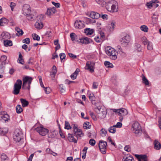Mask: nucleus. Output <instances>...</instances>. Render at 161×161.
Returning a JSON list of instances; mask_svg holds the SVG:
<instances>
[{
  "label": "nucleus",
  "mask_w": 161,
  "mask_h": 161,
  "mask_svg": "<svg viewBox=\"0 0 161 161\" xmlns=\"http://www.w3.org/2000/svg\"><path fill=\"white\" fill-rule=\"evenodd\" d=\"M105 6L107 10L111 13L116 12L118 11V3L114 0L106 2Z\"/></svg>",
  "instance_id": "obj_1"
},
{
  "label": "nucleus",
  "mask_w": 161,
  "mask_h": 161,
  "mask_svg": "<svg viewBox=\"0 0 161 161\" xmlns=\"http://www.w3.org/2000/svg\"><path fill=\"white\" fill-rule=\"evenodd\" d=\"M105 51L106 53L112 60H115L117 58L118 53L115 49L110 46L105 47Z\"/></svg>",
  "instance_id": "obj_2"
},
{
  "label": "nucleus",
  "mask_w": 161,
  "mask_h": 161,
  "mask_svg": "<svg viewBox=\"0 0 161 161\" xmlns=\"http://www.w3.org/2000/svg\"><path fill=\"white\" fill-rule=\"evenodd\" d=\"M95 111L97 114L98 117L100 119L105 118L106 117L107 111L106 109L101 108L100 106L95 108Z\"/></svg>",
  "instance_id": "obj_3"
},
{
  "label": "nucleus",
  "mask_w": 161,
  "mask_h": 161,
  "mask_svg": "<svg viewBox=\"0 0 161 161\" xmlns=\"http://www.w3.org/2000/svg\"><path fill=\"white\" fill-rule=\"evenodd\" d=\"M113 111L116 113L120 117H119V120L120 121H122L123 119V117L126 115L128 114L127 110L123 108H121L119 109H113Z\"/></svg>",
  "instance_id": "obj_4"
},
{
  "label": "nucleus",
  "mask_w": 161,
  "mask_h": 161,
  "mask_svg": "<svg viewBox=\"0 0 161 161\" xmlns=\"http://www.w3.org/2000/svg\"><path fill=\"white\" fill-rule=\"evenodd\" d=\"M131 130L137 136L142 131L141 127L137 122H134L132 125Z\"/></svg>",
  "instance_id": "obj_5"
},
{
  "label": "nucleus",
  "mask_w": 161,
  "mask_h": 161,
  "mask_svg": "<svg viewBox=\"0 0 161 161\" xmlns=\"http://www.w3.org/2000/svg\"><path fill=\"white\" fill-rule=\"evenodd\" d=\"M22 133L18 129H16L14 132V139L17 142H19V141L22 142L23 140Z\"/></svg>",
  "instance_id": "obj_6"
},
{
  "label": "nucleus",
  "mask_w": 161,
  "mask_h": 161,
  "mask_svg": "<svg viewBox=\"0 0 161 161\" xmlns=\"http://www.w3.org/2000/svg\"><path fill=\"white\" fill-rule=\"evenodd\" d=\"M22 81L21 80L18 79L15 83L14 87L13 93L14 95L18 94L20 90L21 87Z\"/></svg>",
  "instance_id": "obj_7"
},
{
  "label": "nucleus",
  "mask_w": 161,
  "mask_h": 161,
  "mask_svg": "<svg viewBox=\"0 0 161 161\" xmlns=\"http://www.w3.org/2000/svg\"><path fill=\"white\" fill-rule=\"evenodd\" d=\"M32 79L31 77L26 76L23 79V84L22 87H26L28 89L30 88V85L31 83Z\"/></svg>",
  "instance_id": "obj_8"
},
{
  "label": "nucleus",
  "mask_w": 161,
  "mask_h": 161,
  "mask_svg": "<svg viewBox=\"0 0 161 161\" xmlns=\"http://www.w3.org/2000/svg\"><path fill=\"white\" fill-rule=\"evenodd\" d=\"M107 143L106 142L101 140L99 142V147L101 152L104 154L106 153Z\"/></svg>",
  "instance_id": "obj_9"
},
{
  "label": "nucleus",
  "mask_w": 161,
  "mask_h": 161,
  "mask_svg": "<svg viewBox=\"0 0 161 161\" xmlns=\"http://www.w3.org/2000/svg\"><path fill=\"white\" fill-rule=\"evenodd\" d=\"M36 130L41 135L44 136L48 132L49 130L44 128L42 125H41L36 128Z\"/></svg>",
  "instance_id": "obj_10"
},
{
  "label": "nucleus",
  "mask_w": 161,
  "mask_h": 161,
  "mask_svg": "<svg viewBox=\"0 0 161 161\" xmlns=\"http://www.w3.org/2000/svg\"><path fill=\"white\" fill-rule=\"evenodd\" d=\"M104 32L101 31H99L98 35L96 36L94 38L95 41L98 43L102 42L105 38Z\"/></svg>",
  "instance_id": "obj_11"
},
{
  "label": "nucleus",
  "mask_w": 161,
  "mask_h": 161,
  "mask_svg": "<svg viewBox=\"0 0 161 161\" xmlns=\"http://www.w3.org/2000/svg\"><path fill=\"white\" fill-rule=\"evenodd\" d=\"M95 63L91 61H88L87 62L85 67V69L88 70L91 73L93 72L94 71V66Z\"/></svg>",
  "instance_id": "obj_12"
},
{
  "label": "nucleus",
  "mask_w": 161,
  "mask_h": 161,
  "mask_svg": "<svg viewBox=\"0 0 161 161\" xmlns=\"http://www.w3.org/2000/svg\"><path fill=\"white\" fill-rule=\"evenodd\" d=\"M22 10L23 13L25 15H29L31 12L30 6L28 4H24L23 6Z\"/></svg>",
  "instance_id": "obj_13"
},
{
  "label": "nucleus",
  "mask_w": 161,
  "mask_h": 161,
  "mask_svg": "<svg viewBox=\"0 0 161 161\" xmlns=\"http://www.w3.org/2000/svg\"><path fill=\"white\" fill-rule=\"evenodd\" d=\"M87 15L92 19H96L101 17L100 15L99 14L94 11L87 13Z\"/></svg>",
  "instance_id": "obj_14"
},
{
  "label": "nucleus",
  "mask_w": 161,
  "mask_h": 161,
  "mask_svg": "<svg viewBox=\"0 0 161 161\" xmlns=\"http://www.w3.org/2000/svg\"><path fill=\"white\" fill-rule=\"evenodd\" d=\"M74 25L75 28L77 29H81L84 27L83 22L79 20H77L75 21Z\"/></svg>",
  "instance_id": "obj_15"
},
{
  "label": "nucleus",
  "mask_w": 161,
  "mask_h": 161,
  "mask_svg": "<svg viewBox=\"0 0 161 161\" xmlns=\"http://www.w3.org/2000/svg\"><path fill=\"white\" fill-rule=\"evenodd\" d=\"M68 136V139L70 142H74L76 143L77 142L78 137L75 136H74L73 134H69Z\"/></svg>",
  "instance_id": "obj_16"
},
{
  "label": "nucleus",
  "mask_w": 161,
  "mask_h": 161,
  "mask_svg": "<svg viewBox=\"0 0 161 161\" xmlns=\"http://www.w3.org/2000/svg\"><path fill=\"white\" fill-rule=\"evenodd\" d=\"M130 41V36L128 35H126L121 39V42L126 44H128Z\"/></svg>",
  "instance_id": "obj_17"
},
{
  "label": "nucleus",
  "mask_w": 161,
  "mask_h": 161,
  "mask_svg": "<svg viewBox=\"0 0 161 161\" xmlns=\"http://www.w3.org/2000/svg\"><path fill=\"white\" fill-rule=\"evenodd\" d=\"M56 12V10L55 8H49L47 9L46 14L50 16L54 14Z\"/></svg>",
  "instance_id": "obj_18"
},
{
  "label": "nucleus",
  "mask_w": 161,
  "mask_h": 161,
  "mask_svg": "<svg viewBox=\"0 0 161 161\" xmlns=\"http://www.w3.org/2000/svg\"><path fill=\"white\" fill-rule=\"evenodd\" d=\"M135 156L138 158L139 161H147V157L146 155H135Z\"/></svg>",
  "instance_id": "obj_19"
},
{
  "label": "nucleus",
  "mask_w": 161,
  "mask_h": 161,
  "mask_svg": "<svg viewBox=\"0 0 161 161\" xmlns=\"http://www.w3.org/2000/svg\"><path fill=\"white\" fill-rule=\"evenodd\" d=\"M158 1L157 0L151 1L149 2H147L146 3V6L149 8H151L154 5V3H158Z\"/></svg>",
  "instance_id": "obj_20"
},
{
  "label": "nucleus",
  "mask_w": 161,
  "mask_h": 161,
  "mask_svg": "<svg viewBox=\"0 0 161 161\" xmlns=\"http://www.w3.org/2000/svg\"><path fill=\"white\" fill-rule=\"evenodd\" d=\"M123 161H135L133 158L130 155L125 156L123 158Z\"/></svg>",
  "instance_id": "obj_21"
},
{
  "label": "nucleus",
  "mask_w": 161,
  "mask_h": 161,
  "mask_svg": "<svg viewBox=\"0 0 161 161\" xmlns=\"http://www.w3.org/2000/svg\"><path fill=\"white\" fill-rule=\"evenodd\" d=\"M154 147L156 150H159L161 148V145L160 143L156 140H155L154 142Z\"/></svg>",
  "instance_id": "obj_22"
},
{
  "label": "nucleus",
  "mask_w": 161,
  "mask_h": 161,
  "mask_svg": "<svg viewBox=\"0 0 161 161\" xmlns=\"http://www.w3.org/2000/svg\"><path fill=\"white\" fill-rule=\"evenodd\" d=\"M35 27L37 29H41L43 26V23L41 22L37 21L35 24Z\"/></svg>",
  "instance_id": "obj_23"
},
{
  "label": "nucleus",
  "mask_w": 161,
  "mask_h": 161,
  "mask_svg": "<svg viewBox=\"0 0 161 161\" xmlns=\"http://www.w3.org/2000/svg\"><path fill=\"white\" fill-rule=\"evenodd\" d=\"M80 72V69H77L75 72L70 76V77L72 80H75L78 74Z\"/></svg>",
  "instance_id": "obj_24"
},
{
  "label": "nucleus",
  "mask_w": 161,
  "mask_h": 161,
  "mask_svg": "<svg viewBox=\"0 0 161 161\" xmlns=\"http://www.w3.org/2000/svg\"><path fill=\"white\" fill-rule=\"evenodd\" d=\"M53 69L52 73L51 74V77L52 78V79H53V78L55 77L56 74L57 73V68L55 66H53L52 68Z\"/></svg>",
  "instance_id": "obj_25"
},
{
  "label": "nucleus",
  "mask_w": 161,
  "mask_h": 161,
  "mask_svg": "<svg viewBox=\"0 0 161 161\" xmlns=\"http://www.w3.org/2000/svg\"><path fill=\"white\" fill-rule=\"evenodd\" d=\"M18 63L23 64L24 63V61L23 58L22 56L21 53H19V58L17 60Z\"/></svg>",
  "instance_id": "obj_26"
},
{
  "label": "nucleus",
  "mask_w": 161,
  "mask_h": 161,
  "mask_svg": "<svg viewBox=\"0 0 161 161\" xmlns=\"http://www.w3.org/2000/svg\"><path fill=\"white\" fill-rule=\"evenodd\" d=\"M9 116L7 114H1L0 115V119H3L5 121H7L9 119Z\"/></svg>",
  "instance_id": "obj_27"
},
{
  "label": "nucleus",
  "mask_w": 161,
  "mask_h": 161,
  "mask_svg": "<svg viewBox=\"0 0 161 161\" xmlns=\"http://www.w3.org/2000/svg\"><path fill=\"white\" fill-rule=\"evenodd\" d=\"M73 133L75 135H76L81 130L80 129L78 128L77 125H74L73 127Z\"/></svg>",
  "instance_id": "obj_28"
},
{
  "label": "nucleus",
  "mask_w": 161,
  "mask_h": 161,
  "mask_svg": "<svg viewBox=\"0 0 161 161\" xmlns=\"http://www.w3.org/2000/svg\"><path fill=\"white\" fill-rule=\"evenodd\" d=\"M8 132V130L7 128H0V135H4L7 133Z\"/></svg>",
  "instance_id": "obj_29"
},
{
  "label": "nucleus",
  "mask_w": 161,
  "mask_h": 161,
  "mask_svg": "<svg viewBox=\"0 0 161 161\" xmlns=\"http://www.w3.org/2000/svg\"><path fill=\"white\" fill-rule=\"evenodd\" d=\"M96 2L102 7L105 6L106 2L104 0H95Z\"/></svg>",
  "instance_id": "obj_30"
},
{
  "label": "nucleus",
  "mask_w": 161,
  "mask_h": 161,
  "mask_svg": "<svg viewBox=\"0 0 161 161\" xmlns=\"http://www.w3.org/2000/svg\"><path fill=\"white\" fill-rule=\"evenodd\" d=\"M1 158L2 161H9L8 158L4 153H3L1 155Z\"/></svg>",
  "instance_id": "obj_31"
},
{
  "label": "nucleus",
  "mask_w": 161,
  "mask_h": 161,
  "mask_svg": "<svg viewBox=\"0 0 161 161\" xmlns=\"http://www.w3.org/2000/svg\"><path fill=\"white\" fill-rule=\"evenodd\" d=\"M15 30L17 31V35L18 36L22 35L23 34V31L18 27H15Z\"/></svg>",
  "instance_id": "obj_32"
},
{
  "label": "nucleus",
  "mask_w": 161,
  "mask_h": 161,
  "mask_svg": "<svg viewBox=\"0 0 161 161\" xmlns=\"http://www.w3.org/2000/svg\"><path fill=\"white\" fill-rule=\"evenodd\" d=\"M4 44L5 46H11L12 45V42L10 40H5L4 42Z\"/></svg>",
  "instance_id": "obj_33"
},
{
  "label": "nucleus",
  "mask_w": 161,
  "mask_h": 161,
  "mask_svg": "<svg viewBox=\"0 0 161 161\" xmlns=\"http://www.w3.org/2000/svg\"><path fill=\"white\" fill-rule=\"evenodd\" d=\"M20 100L23 107H25L28 105L29 103L26 100L21 98L20 99Z\"/></svg>",
  "instance_id": "obj_34"
},
{
  "label": "nucleus",
  "mask_w": 161,
  "mask_h": 161,
  "mask_svg": "<svg viewBox=\"0 0 161 161\" xmlns=\"http://www.w3.org/2000/svg\"><path fill=\"white\" fill-rule=\"evenodd\" d=\"M115 23L114 21L111 22L110 24L108 25V27L110 31H113L114 28Z\"/></svg>",
  "instance_id": "obj_35"
},
{
  "label": "nucleus",
  "mask_w": 161,
  "mask_h": 161,
  "mask_svg": "<svg viewBox=\"0 0 161 161\" xmlns=\"http://www.w3.org/2000/svg\"><path fill=\"white\" fill-rule=\"evenodd\" d=\"M140 29L141 31L145 32H147L148 30V27L144 25L141 26L140 27Z\"/></svg>",
  "instance_id": "obj_36"
},
{
  "label": "nucleus",
  "mask_w": 161,
  "mask_h": 161,
  "mask_svg": "<svg viewBox=\"0 0 161 161\" xmlns=\"http://www.w3.org/2000/svg\"><path fill=\"white\" fill-rule=\"evenodd\" d=\"M142 82L146 85H148L149 84V82L147 79L143 75H142Z\"/></svg>",
  "instance_id": "obj_37"
},
{
  "label": "nucleus",
  "mask_w": 161,
  "mask_h": 161,
  "mask_svg": "<svg viewBox=\"0 0 161 161\" xmlns=\"http://www.w3.org/2000/svg\"><path fill=\"white\" fill-rule=\"evenodd\" d=\"M7 22V20L6 18H2L0 19V26H3Z\"/></svg>",
  "instance_id": "obj_38"
},
{
  "label": "nucleus",
  "mask_w": 161,
  "mask_h": 161,
  "mask_svg": "<svg viewBox=\"0 0 161 161\" xmlns=\"http://www.w3.org/2000/svg\"><path fill=\"white\" fill-rule=\"evenodd\" d=\"M116 129L115 127L114 126H111L108 130V131L110 133L114 134L116 131Z\"/></svg>",
  "instance_id": "obj_39"
},
{
  "label": "nucleus",
  "mask_w": 161,
  "mask_h": 161,
  "mask_svg": "<svg viewBox=\"0 0 161 161\" xmlns=\"http://www.w3.org/2000/svg\"><path fill=\"white\" fill-rule=\"evenodd\" d=\"M94 31L93 29H86L85 30V32L87 35H91L93 33Z\"/></svg>",
  "instance_id": "obj_40"
},
{
  "label": "nucleus",
  "mask_w": 161,
  "mask_h": 161,
  "mask_svg": "<svg viewBox=\"0 0 161 161\" xmlns=\"http://www.w3.org/2000/svg\"><path fill=\"white\" fill-rule=\"evenodd\" d=\"M90 124V123L89 122H85L83 125L84 128L86 129H90L91 126V125Z\"/></svg>",
  "instance_id": "obj_41"
},
{
  "label": "nucleus",
  "mask_w": 161,
  "mask_h": 161,
  "mask_svg": "<svg viewBox=\"0 0 161 161\" xmlns=\"http://www.w3.org/2000/svg\"><path fill=\"white\" fill-rule=\"evenodd\" d=\"M70 36L72 41H74L77 39V36L74 33H72L70 34Z\"/></svg>",
  "instance_id": "obj_42"
},
{
  "label": "nucleus",
  "mask_w": 161,
  "mask_h": 161,
  "mask_svg": "<svg viewBox=\"0 0 161 161\" xmlns=\"http://www.w3.org/2000/svg\"><path fill=\"white\" fill-rule=\"evenodd\" d=\"M16 112L18 114L21 113L23 111V109L20 105H17L16 107Z\"/></svg>",
  "instance_id": "obj_43"
},
{
  "label": "nucleus",
  "mask_w": 161,
  "mask_h": 161,
  "mask_svg": "<svg viewBox=\"0 0 161 161\" xmlns=\"http://www.w3.org/2000/svg\"><path fill=\"white\" fill-rule=\"evenodd\" d=\"M104 64L107 67L113 68V64L108 61L105 62Z\"/></svg>",
  "instance_id": "obj_44"
},
{
  "label": "nucleus",
  "mask_w": 161,
  "mask_h": 161,
  "mask_svg": "<svg viewBox=\"0 0 161 161\" xmlns=\"http://www.w3.org/2000/svg\"><path fill=\"white\" fill-rule=\"evenodd\" d=\"M84 38L85 44H87L92 42V40L90 38L88 37H85Z\"/></svg>",
  "instance_id": "obj_45"
},
{
  "label": "nucleus",
  "mask_w": 161,
  "mask_h": 161,
  "mask_svg": "<svg viewBox=\"0 0 161 161\" xmlns=\"http://www.w3.org/2000/svg\"><path fill=\"white\" fill-rule=\"evenodd\" d=\"M107 134V131L103 129L101 130L100 132V134L102 136H105Z\"/></svg>",
  "instance_id": "obj_46"
},
{
  "label": "nucleus",
  "mask_w": 161,
  "mask_h": 161,
  "mask_svg": "<svg viewBox=\"0 0 161 161\" xmlns=\"http://www.w3.org/2000/svg\"><path fill=\"white\" fill-rule=\"evenodd\" d=\"M64 128L65 129H67V130L70 129H71V127L70 126L68 122L65 121V127Z\"/></svg>",
  "instance_id": "obj_47"
},
{
  "label": "nucleus",
  "mask_w": 161,
  "mask_h": 161,
  "mask_svg": "<svg viewBox=\"0 0 161 161\" xmlns=\"http://www.w3.org/2000/svg\"><path fill=\"white\" fill-rule=\"evenodd\" d=\"M33 38L34 40L39 41L40 40V37L36 34H34L32 35Z\"/></svg>",
  "instance_id": "obj_48"
},
{
  "label": "nucleus",
  "mask_w": 161,
  "mask_h": 161,
  "mask_svg": "<svg viewBox=\"0 0 161 161\" xmlns=\"http://www.w3.org/2000/svg\"><path fill=\"white\" fill-rule=\"evenodd\" d=\"M7 59V57L6 56H3L1 58V62L3 63L4 65L5 64V61Z\"/></svg>",
  "instance_id": "obj_49"
},
{
  "label": "nucleus",
  "mask_w": 161,
  "mask_h": 161,
  "mask_svg": "<svg viewBox=\"0 0 161 161\" xmlns=\"http://www.w3.org/2000/svg\"><path fill=\"white\" fill-rule=\"evenodd\" d=\"M147 49L148 50H153V46L152 42H148L147 45Z\"/></svg>",
  "instance_id": "obj_50"
},
{
  "label": "nucleus",
  "mask_w": 161,
  "mask_h": 161,
  "mask_svg": "<svg viewBox=\"0 0 161 161\" xmlns=\"http://www.w3.org/2000/svg\"><path fill=\"white\" fill-rule=\"evenodd\" d=\"M84 134L82 132L81 130V129L79 131V132L75 135V136L78 137V136L81 137H82L84 136Z\"/></svg>",
  "instance_id": "obj_51"
},
{
  "label": "nucleus",
  "mask_w": 161,
  "mask_h": 161,
  "mask_svg": "<svg viewBox=\"0 0 161 161\" xmlns=\"http://www.w3.org/2000/svg\"><path fill=\"white\" fill-rule=\"evenodd\" d=\"M56 136V133L55 131H53L52 132H51L49 133V136L50 137L53 138L55 137Z\"/></svg>",
  "instance_id": "obj_52"
},
{
  "label": "nucleus",
  "mask_w": 161,
  "mask_h": 161,
  "mask_svg": "<svg viewBox=\"0 0 161 161\" xmlns=\"http://www.w3.org/2000/svg\"><path fill=\"white\" fill-rule=\"evenodd\" d=\"M27 19L29 20H33L34 16L30 14L29 13V15H26Z\"/></svg>",
  "instance_id": "obj_53"
},
{
  "label": "nucleus",
  "mask_w": 161,
  "mask_h": 161,
  "mask_svg": "<svg viewBox=\"0 0 161 161\" xmlns=\"http://www.w3.org/2000/svg\"><path fill=\"white\" fill-rule=\"evenodd\" d=\"M30 42V39L28 38H26L23 40V42L24 43H26L27 44H29Z\"/></svg>",
  "instance_id": "obj_54"
},
{
  "label": "nucleus",
  "mask_w": 161,
  "mask_h": 161,
  "mask_svg": "<svg viewBox=\"0 0 161 161\" xmlns=\"http://www.w3.org/2000/svg\"><path fill=\"white\" fill-rule=\"evenodd\" d=\"M44 89L46 93L47 94L50 93L51 91L50 88L48 87H45L44 88Z\"/></svg>",
  "instance_id": "obj_55"
},
{
  "label": "nucleus",
  "mask_w": 161,
  "mask_h": 161,
  "mask_svg": "<svg viewBox=\"0 0 161 161\" xmlns=\"http://www.w3.org/2000/svg\"><path fill=\"white\" fill-rule=\"evenodd\" d=\"M89 143L91 146H93L95 145L96 143V142L94 140L91 139L90 140Z\"/></svg>",
  "instance_id": "obj_56"
},
{
  "label": "nucleus",
  "mask_w": 161,
  "mask_h": 161,
  "mask_svg": "<svg viewBox=\"0 0 161 161\" xmlns=\"http://www.w3.org/2000/svg\"><path fill=\"white\" fill-rule=\"evenodd\" d=\"M16 4L15 3L13 2H11L10 4V6L11 8V9L12 11H13L14 8L16 6Z\"/></svg>",
  "instance_id": "obj_57"
},
{
  "label": "nucleus",
  "mask_w": 161,
  "mask_h": 161,
  "mask_svg": "<svg viewBox=\"0 0 161 161\" xmlns=\"http://www.w3.org/2000/svg\"><path fill=\"white\" fill-rule=\"evenodd\" d=\"M124 149L127 152H129L130 151V147L129 145L125 146Z\"/></svg>",
  "instance_id": "obj_58"
},
{
  "label": "nucleus",
  "mask_w": 161,
  "mask_h": 161,
  "mask_svg": "<svg viewBox=\"0 0 161 161\" xmlns=\"http://www.w3.org/2000/svg\"><path fill=\"white\" fill-rule=\"evenodd\" d=\"M115 127L120 128L122 126V124L121 122H118L116 125H114Z\"/></svg>",
  "instance_id": "obj_59"
},
{
  "label": "nucleus",
  "mask_w": 161,
  "mask_h": 161,
  "mask_svg": "<svg viewBox=\"0 0 161 161\" xmlns=\"http://www.w3.org/2000/svg\"><path fill=\"white\" fill-rule=\"evenodd\" d=\"M63 87V86L62 84H61L59 85V87L60 88V91L61 92L63 93H64L65 92V90Z\"/></svg>",
  "instance_id": "obj_60"
},
{
  "label": "nucleus",
  "mask_w": 161,
  "mask_h": 161,
  "mask_svg": "<svg viewBox=\"0 0 161 161\" xmlns=\"http://www.w3.org/2000/svg\"><path fill=\"white\" fill-rule=\"evenodd\" d=\"M90 115L91 116V117L92 118V119L94 120H96L97 119L95 115H94V114L92 112H90Z\"/></svg>",
  "instance_id": "obj_61"
},
{
  "label": "nucleus",
  "mask_w": 161,
  "mask_h": 161,
  "mask_svg": "<svg viewBox=\"0 0 161 161\" xmlns=\"http://www.w3.org/2000/svg\"><path fill=\"white\" fill-rule=\"evenodd\" d=\"M143 39L144 41H143V43L144 45L148 44V42H150L148 41L145 37H143Z\"/></svg>",
  "instance_id": "obj_62"
},
{
  "label": "nucleus",
  "mask_w": 161,
  "mask_h": 161,
  "mask_svg": "<svg viewBox=\"0 0 161 161\" xmlns=\"http://www.w3.org/2000/svg\"><path fill=\"white\" fill-rule=\"evenodd\" d=\"M59 56H60V58L61 60H63L64 59L66 56L65 54V53H60V54Z\"/></svg>",
  "instance_id": "obj_63"
},
{
  "label": "nucleus",
  "mask_w": 161,
  "mask_h": 161,
  "mask_svg": "<svg viewBox=\"0 0 161 161\" xmlns=\"http://www.w3.org/2000/svg\"><path fill=\"white\" fill-rule=\"evenodd\" d=\"M77 42L79 43H81L82 44H85L84 38H81L79 39L78 40H77Z\"/></svg>",
  "instance_id": "obj_64"
}]
</instances>
